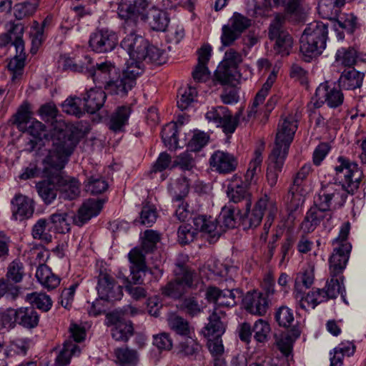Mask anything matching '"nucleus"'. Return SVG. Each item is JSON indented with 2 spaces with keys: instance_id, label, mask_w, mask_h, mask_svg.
<instances>
[{
  "instance_id": "f257e3e1",
  "label": "nucleus",
  "mask_w": 366,
  "mask_h": 366,
  "mask_svg": "<svg viewBox=\"0 0 366 366\" xmlns=\"http://www.w3.org/2000/svg\"><path fill=\"white\" fill-rule=\"evenodd\" d=\"M337 162L340 164L335 167L336 175L340 179L342 174L344 182H322L314 201L315 205L332 213L345 204L348 194H352L358 189L362 175L356 163H350L343 157H339Z\"/></svg>"
},
{
  "instance_id": "f03ea898",
  "label": "nucleus",
  "mask_w": 366,
  "mask_h": 366,
  "mask_svg": "<svg viewBox=\"0 0 366 366\" xmlns=\"http://www.w3.org/2000/svg\"><path fill=\"white\" fill-rule=\"evenodd\" d=\"M51 142L52 147L44 160L43 172L47 179L36 184L39 196L47 204H51L57 195V182L53 179L56 176V171L63 169L75 147L71 136L63 132L54 134Z\"/></svg>"
},
{
  "instance_id": "7ed1b4c3",
  "label": "nucleus",
  "mask_w": 366,
  "mask_h": 366,
  "mask_svg": "<svg viewBox=\"0 0 366 366\" xmlns=\"http://www.w3.org/2000/svg\"><path fill=\"white\" fill-rule=\"evenodd\" d=\"M130 69L133 68H125L121 74H118L112 63L105 61L94 64L89 76L97 87L104 88L111 94L124 97L136 85L135 75L139 70Z\"/></svg>"
},
{
  "instance_id": "20e7f679",
  "label": "nucleus",
  "mask_w": 366,
  "mask_h": 366,
  "mask_svg": "<svg viewBox=\"0 0 366 366\" xmlns=\"http://www.w3.org/2000/svg\"><path fill=\"white\" fill-rule=\"evenodd\" d=\"M327 25L322 21H313L307 25L300 38V52L305 61L321 54L326 47Z\"/></svg>"
},
{
  "instance_id": "39448f33",
  "label": "nucleus",
  "mask_w": 366,
  "mask_h": 366,
  "mask_svg": "<svg viewBox=\"0 0 366 366\" xmlns=\"http://www.w3.org/2000/svg\"><path fill=\"white\" fill-rule=\"evenodd\" d=\"M246 212L239 216V220L244 229H252L258 227L262 222L264 214L267 212L264 229H269L277 213V207L274 201L270 199L267 195H264L254 204L252 210H249L251 202L247 200L245 204Z\"/></svg>"
},
{
  "instance_id": "423d86ee",
  "label": "nucleus",
  "mask_w": 366,
  "mask_h": 366,
  "mask_svg": "<svg viewBox=\"0 0 366 366\" xmlns=\"http://www.w3.org/2000/svg\"><path fill=\"white\" fill-rule=\"evenodd\" d=\"M125 32L129 34L121 41L120 46L127 51L129 56L126 68L132 67V70L137 69L139 70L138 74L135 75V81H137V77L144 69V59L147 56L149 42L143 36L136 34L134 27L129 28V30H125Z\"/></svg>"
},
{
  "instance_id": "0eeeda50",
  "label": "nucleus",
  "mask_w": 366,
  "mask_h": 366,
  "mask_svg": "<svg viewBox=\"0 0 366 366\" xmlns=\"http://www.w3.org/2000/svg\"><path fill=\"white\" fill-rule=\"evenodd\" d=\"M188 257L181 255L175 263L174 274L175 279L162 287V294L174 299L181 297L187 289L193 286V272L186 265Z\"/></svg>"
},
{
  "instance_id": "6e6552de",
  "label": "nucleus",
  "mask_w": 366,
  "mask_h": 366,
  "mask_svg": "<svg viewBox=\"0 0 366 366\" xmlns=\"http://www.w3.org/2000/svg\"><path fill=\"white\" fill-rule=\"evenodd\" d=\"M350 229V222H345L340 228L338 237L332 242L335 247L329 260L330 275L342 276L346 267L352 249L351 244L347 241Z\"/></svg>"
},
{
  "instance_id": "1a4fd4ad",
  "label": "nucleus",
  "mask_w": 366,
  "mask_h": 366,
  "mask_svg": "<svg viewBox=\"0 0 366 366\" xmlns=\"http://www.w3.org/2000/svg\"><path fill=\"white\" fill-rule=\"evenodd\" d=\"M147 0H119L118 4V15L125 20L124 29L136 27L138 20L143 21L149 9Z\"/></svg>"
},
{
  "instance_id": "9d476101",
  "label": "nucleus",
  "mask_w": 366,
  "mask_h": 366,
  "mask_svg": "<svg viewBox=\"0 0 366 366\" xmlns=\"http://www.w3.org/2000/svg\"><path fill=\"white\" fill-rule=\"evenodd\" d=\"M285 22V17L278 14L269 28V37L271 40L275 41L274 49L282 56H287L293 45L292 36L284 28Z\"/></svg>"
},
{
  "instance_id": "9b49d317",
  "label": "nucleus",
  "mask_w": 366,
  "mask_h": 366,
  "mask_svg": "<svg viewBox=\"0 0 366 366\" xmlns=\"http://www.w3.org/2000/svg\"><path fill=\"white\" fill-rule=\"evenodd\" d=\"M297 113L290 114L278 125L272 152L287 154L297 129Z\"/></svg>"
},
{
  "instance_id": "f8f14e48",
  "label": "nucleus",
  "mask_w": 366,
  "mask_h": 366,
  "mask_svg": "<svg viewBox=\"0 0 366 366\" xmlns=\"http://www.w3.org/2000/svg\"><path fill=\"white\" fill-rule=\"evenodd\" d=\"M242 114V109H240L234 117H232L231 112L226 107H213L209 110L205 117L209 122H212L222 128L223 132L228 134H232L239 122L240 117Z\"/></svg>"
},
{
  "instance_id": "ddd939ff",
  "label": "nucleus",
  "mask_w": 366,
  "mask_h": 366,
  "mask_svg": "<svg viewBox=\"0 0 366 366\" xmlns=\"http://www.w3.org/2000/svg\"><path fill=\"white\" fill-rule=\"evenodd\" d=\"M316 102L315 106L320 107L326 104L330 108H337L341 106L344 101V95L340 89L332 86L328 81L323 82L319 85L315 92Z\"/></svg>"
},
{
  "instance_id": "4468645a",
  "label": "nucleus",
  "mask_w": 366,
  "mask_h": 366,
  "mask_svg": "<svg viewBox=\"0 0 366 366\" xmlns=\"http://www.w3.org/2000/svg\"><path fill=\"white\" fill-rule=\"evenodd\" d=\"M89 46L97 53L112 51L118 44V36L115 32L108 29H98L92 34Z\"/></svg>"
},
{
  "instance_id": "2eb2a0df",
  "label": "nucleus",
  "mask_w": 366,
  "mask_h": 366,
  "mask_svg": "<svg viewBox=\"0 0 366 366\" xmlns=\"http://www.w3.org/2000/svg\"><path fill=\"white\" fill-rule=\"evenodd\" d=\"M97 289L99 298L108 302L119 300L123 296L122 286L106 272L99 273Z\"/></svg>"
},
{
  "instance_id": "dca6fc26",
  "label": "nucleus",
  "mask_w": 366,
  "mask_h": 366,
  "mask_svg": "<svg viewBox=\"0 0 366 366\" xmlns=\"http://www.w3.org/2000/svg\"><path fill=\"white\" fill-rule=\"evenodd\" d=\"M193 229L199 232L209 242H216L222 234V229L216 219L205 214H195L192 217Z\"/></svg>"
},
{
  "instance_id": "f3484780",
  "label": "nucleus",
  "mask_w": 366,
  "mask_h": 366,
  "mask_svg": "<svg viewBox=\"0 0 366 366\" xmlns=\"http://www.w3.org/2000/svg\"><path fill=\"white\" fill-rule=\"evenodd\" d=\"M109 325H112V336L117 341L127 342L133 335L132 322L121 316L120 312H112L107 315Z\"/></svg>"
},
{
  "instance_id": "a211bd4d",
  "label": "nucleus",
  "mask_w": 366,
  "mask_h": 366,
  "mask_svg": "<svg viewBox=\"0 0 366 366\" xmlns=\"http://www.w3.org/2000/svg\"><path fill=\"white\" fill-rule=\"evenodd\" d=\"M242 296V292L238 289L220 290L217 287H211L206 292L207 300L219 307H233L237 305V299H240Z\"/></svg>"
},
{
  "instance_id": "6ab92c4d",
  "label": "nucleus",
  "mask_w": 366,
  "mask_h": 366,
  "mask_svg": "<svg viewBox=\"0 0 366 366\" xmlns=\"http://www.w3.org/2000/svg\"><path fill=\"white\" fill-rule=\"evenodd\" d=\"M129 260L131 264L130 272L131 280L127 282H132L133 285H141L143 283L142 274L147 269L145 257L142 249L139 248L132 249L128 254Z\"/></svg>"
},
{
  "instance_id": "aec40b11",
  "label": "nucleus",
  "mask_w": 366,
  "mask_h": 366,
  "mask_svg": "<svg viewBox=\"0 0 366 366\" xmlns=\"http://www.w3.org/2000/svg\"><path fill=\"white\" fill-rule=\"evenodd\" d=\"M211 167L219 174H228L234 172L237 167V158L227 152L217 150L209 159Z\"/></svg>"
},
{
  "instance_id": "412c9836",
  "label": "nucleus",
  "mask_w": 366,
  "mask_h": 366,
  "mask_svg": "<svg viewBox=\"0 0 366 366\" xmlns=\"http://www.w3.org/2000/svg\"><path fill=\"white\" fill-rule=\"evenodd\" d=\"M57 182L60 197L64 199L72 200L79 197L80 194V184L79 181L69 176H63L61 170L56 171V176L53 179Z\"/></svg>"
},
{
  "instance_id": "4be33fe9",
  "label": "nucleus",
  "mask_w": 366,
  "mask_h": 366,
  "mask_svg": "<svg viewBox=\"0 0 366 366\" xmlns=\"http://www.w3.org/2000/svg\"><path fill=\"white\" fill-rule=\"evenodd\" d=\"M242 305L249 313L259 316L265 315L268 308L267 297L256 291L247 292L242 298Z\"/></svg>"
},
{
  "instance_id": "5701e85b",
  "label": "nucleus",
  "mask_w": 366,
  "mask_h": 366,
  "mask_svg": "<svg viewBox=\"0 0 366 366\" xmlns=\"http://www.w3.org/2000/svg\"><path fill=\"white\" fill-rule=\"evenodd\" d=\"M104 201L100 199H88L83 203L78 212L73 218L74 223L79 227L83 226L93 217L97 216L103 207Z\"/></svg>"
},
{
  "instance_id": "b1692460",
  "label": "nucleus",
  "mask_w": 366,
  "mask_h": 366,
  "mask_svg": "<svg viewBox=\"0 0 366 366\" xmlns=\"http://www.w3.org/2000/svg\"><path fill=\"white\" fill-rule=\"evenodd\" d=\"M202 346L191 335L184 337L177 346V353L182 358L197 360L202 357Z\"/></svg>"
},
{
  "instance_id": "393cba45",
  "label": "nucleus",
  "mask_w": 366,
  "mask_h": 366,
  "mask_svg": "<svg viewBox=\"0 0 366 366\" xmlns=\"http://www.w3.org/2000/svg\"><path fill=\"white\" fill-rule=\"evenodd\" d=\"M332 217V212L320 208L318 205H315L314 202V206L307 211L302 223V229L307 232H312L324 219L329 221Z\"/></svg>"
},
{
  "instance_id": "a878e982",
  "label": "nucleus",
  "mask_w": 366,
  "mask_h": 366,
  "mask_svg": "<svg viewBox=\"0 0 366 366\" xmlns=\"http://www.w3.org/2000/svg\"><path fill=\"white\" fill-rule=\"evenodd\" d=\"M11 204L12 216L16 220L29 218L34 211L32 199L21 194H16Z\"/></svg>"
},
{
  "instance_id": "bb28decb",
  "label": "nucleus",
  "mask_w": 366,
  "mask_h": 366,
  "mask_svg": "<svg viewBox=\"0 0 366 366\" xmlns=\"http://www.w3.org/2000/svg\"><path fill=\"white\" fill-rule=\"evenodd\" d=\"M212 48L204 45L198 50V63L192 71V77L196 82H203L209 79L210 72L207 66L211 56Z\"/></svg>"
},
{
  "instance_id": "cd10ccee",
  "label": "nucleus",
  "mask_w": 366,
  "mask_h": 366,
  "mask_svg": "<svg viewBox=\"0 0 366 366\" xmlns=\"http://www.w3.org/2000/svg\"><path fill=\"white\" fill-rule=\"evenodd\" d=\"M106 99V93L102 88H92L82 99L84 109L88 113L94 114L104 106Z\"/></svg>"
},
{
  "instance_id": "c85d7f7f",
  "label": "nucleus",
  "mask_w": 366,
  "mask_h": 366,
  "mask_svg": "<svg viewBox=\"0 0 366 366\" xmlns=\"http://www.w3.org/2000/svg\"><path fill=\"white\" fill-rule=\"evenodd\" d=\"M314 282L313 271L310 269H305L297 274L295 282V298L298 302L299 306L306 309V305L302 302L304 291L311 287Z\"/></svg>"
},
{
  "instance_id": "c756f323",
  "label": "nucleus",
  "mask_w": 366,
  "mask_h": 366,
  "mask_svg": "<svg viewBox=\"0 0 366 366\" xmlns=\"http://www.w3.org/2000/svg\"><path fill=\"white\" fill-rule=\"evenodd\" d=\"M287 156V154L272 151L269 156V164L267 171V180L271 187L276 185L279 174L282 170Z\"/></svg>"
},
{
  "instance_id": "7c9ffc66",
  "label": "nucleus",
  "mask_w": 366,
  "mask_h": 366,
  "mask_svg": "<svg viewBox=\"0 0 366 366\" xmlns=\"http://www.w3.org/2000/svg\"><path fill=\"white\" fill-rule=\"evenodd\" d=\"M364 74L353 68L345 69L339 79V87L345 90H354L362 86Z\"/></svg>"
},
{
  "instance_id": "2f4dec72",
  "label": "nucleus",
  "mask_w": 366,
  "mask_h": 366,
  "mask_svg": "<svg viewBox=\"0 0 366 366\" xmlns=\"http://www.w3.org/2000/svg\"><path fill=\"white\" fill-rule=\"evenodd\" d=\"M143 21L147 22L152 30L164 31L169 21L167 14L155 7H150Z\"/></svg>"
},
{
  "instance_id": "473e14b6",
  "label": "nucleus",
  "mask_w": 366,
  "mask_h": 366,
  "mask_svg": "<svg viewBox=\"0 0 366 366\" xmlns=\"http://www.w3.org/2000/svg\"><path fill=\"white\" fill-rule=\"evenodd\" d=\"M189 120V115L185 114H179L175 123L168 124L162 129V138L165 144L170 147H177L178 144L177 126H182L184 124L187 123Z\"/></svg>"
},
{
  "instance_id": "72a5a7b5",
  "label": "nucleus",
  "mask_w": 366,
  "mask_h": 366,
  "mask_svg": "<svg viewBox=\"0 0 366 366\" xmlns=\"http://www.w3.org/2000/svg\"><path fill=\"white\" fill-rule=\"evenodd\" d=\"M322 290L325 297V301L329 299H335L339 295H341L343 301L347 304L345 300V290L343 286L342 276L330 275V280L327 282L325 287L322 289Z\"/></svg>"
},
{
  "instance_id": "f704fd0d",
  "label": "nucleus",
  "mask_w": 366,
  "mask_h": 366,
  "mask_svg": "<svg viewBox=\"0 0 366 366\" xmlns=\"http://www.w3.org/2000/svg\"><path fill=\"white\" fill-rule=\"evenodd\" d=\"M169 327L177 335L187 337L194 333V327L184 317L176 313H170L167 317Z\"/></svg>"
},
{
  "instance_id": "c9c22d12",
  "label": "nucleus",
  "mask_w": 366,
  "mask_h": 366,
  "mask_svg": "<svg viewBox=\"0 0 366 366\" xmlns=\"http://www.w3.org/2000/svg\"><path fill=\"white\" fill-rule=\"evenodd\" d=\"M130 114V107L122 106L118 107L110 117L109 128L114 132H122L128 122Z\"/></svg>"
},
{
  "instance_id": "e433bc0d",
  "label": "nucleus",
  "mask_w": 366,
  "mask_h": 366,
  "mask_svg": "<svg viewBox=\"0 0 366 366\" xmlns=\"http://www.w3.org/2000/svg\"><path fill=\"white\" fill-rule=\"evenodd\" d=\"M225 331V326L221 320V317L215 309L209 317V322L204 328V335L207 338L222 336Z\"/></svg>"
},
{
  "instance_id": "4c0bfd02",
  "label": "nucleus",
  "mask_w": 366,
  "mask_h": 366,
  "mask_svg": "<svg viewBox=\"0 0 366 366\" xmlns=\"http://www.w3.org/2000/svg\"><path fill=\"white\" fill-rule=\"evenodd\" d=\"M114 355L115 362L119 366H137L139 362L137 352L127 347L116 348Z\"/></svg>"
},
{
  "instance_id": "58836bf2",
  "label": "nucleus",
  "mask_w": 366,
  "mask_h": 366,
  "mask_svg": "<svg viewBox=\"0 0 366 366\" xmlns=\"http://www.w3.org/2000/svg\"><path fill=\"white\" fill-rule=\"evenodd\" d=\"M74 215L67 212L57 211L49 216V220L55 230L60 234L70 231V222Z\"/></svg>"
},
{
  "instance_id": "ea45409f",
  "label": "nucleus",
  "mask_w": 366,
  "mask_h": 366,
  "mask_svg": "<svg viewBox=\"0 0 366 366\" xmlns=\"http://www.w3.org/2000/svg\"><path fill=\"white\" fill-rule=\"evenodd\" d=\"M51 229L52 226L49 219H39L32 227V237L44 243H49L52 240Z\"/></svg>"
},
{
  "instance_id": "a19ab883",
  "label": "nucleus",
  "mask_w": 366,
  "mask_h": 366,
  "mask_svg": "<svg viewBox=\"0 0 366 366\" xmlns=\"http://www.w3.org/2000/svg\"><path fill=\"white\" fill-rule=\"evenodd\" d=\"M39 315L33 307L18 309L17 323L22 327L32 329L38 325Z\"/></svg>"
},
{
  "instance_id": "79ce46f5",
  "label": "nucleus",
  "mask_w": 366,
  "mask_h": 366,
  "mask_svg": "<svg viewBox=\"0 0 366 366\" xmlns=\"http://www.w3.org/2000/svg\"><path fill=\"white\" fill-rule=\"evenodd\" d=\"M79 354V347L72 340H67L64 342L63 349L56 358V365L66 366L72 356H78Z\"/></svg>"
},
{
  "instance_id": "37998d69",
  "label": "nucleus",
  "mask_w": 366,
  "mask_h": 366,
  "mask_svg": "<svg viewBox=\"0 0 366 366\" xmlns=\"http://www.w3.org/2000/svg\"><path fill=\"white\" fill-rule=\"evenodd\" d=\"M9 29L7 34L13 37L12 45L16 48V51H24V42L23 40V35L24 33L25 26L23 23H16L14 21H10L8 23Z\"/></svg>"
},
{
  "instance_id": "c03bdc74",
  "label": "nucleus",
  "mask_w": 366,
  "mask_h": 366,
  "mask_svg": "<svg viewBox=\"0 0 366 366\" xmlns=\"http://www.w3.org/2000/svg\"><path fill=\"white\" fill-rule=\"evenodd\" d=\"M36 1H25L16 4L13 7V14L16 20H23L32 16L36 11Z\"/></svg>"
},
{
  "instance_id": "a18cd8bd",
  "label": "nucleus",
  "mask_w": 366,
  "mask_h": 366,
  "mask_svg": "<svg viewBox=\"0 0 366 366\" xmlns=\"http://www.w3.org/2000/svg\"><path fill=\"white\" fill-rule=\"evenodd\" d=\"M262 162V149H257L254 152V158L250 162L247 171L245 174V182L247 184H250L257 182L258 174L261 170Z\"/></svg>"
},
{
  "instance_id": "49530a36",
  "label": "nucleus",
  "mask_w": 366,
  "mask_h": 366,
  "mask_svg": "<svg viewBox=\"0 0 366 366\" xmlns=\"http://www.w3.org/2000/svg\"><path fill=\"white\" fill-rule=\"evenodd\" d=\"M217 81L222 84H233L237 81L239 72L236 69L220 64L214 74Z\"/></svg>"
},
{
  "instance_id": "de8ad7c7",
  "label": "nucleus",
  "mask_w": 366,
  "mask_h": 366,
  "mask_svg": "<svg viewBox=\"0 0 366 366\" xmlns=\"http://www.w3.org/2000/svg\"><path fill=\"white\" fill-rule=\"evenodd\" d=\"M227 194L229 200L234 203L240 202L244 199L247 201V184L239 180L237 182L229 183L227 187Z\"/></svg>"
},
{
  "instance_id": "09e8293b",
  "label": "nucleus",
  "mask_w": 366,
  "mask_h": 366,
  "mask_svg": "<svg viewBox=\"0 0 366 366\" xmlns=\"http://www.w3.org/2000/svg\"><path fill=\"white\" fill-rule=\"evenodd\" d=\"M204 307L203 302L194 296L185 297L180 305V309L190 317L200 314Z\"/></svg>"
},
{
  "instance_id": "8fccbe9b",
  "label": "nucleus",
  "mask_w": 366,
  "mask_h": 366,
  "mask_svg": "<svg viewBox=\"0 0 366 366\" xmlns=\"http://www.w3.org/2000/svg\"><path fill=\"white\" fill-rule=\"evenodd\" d=\"M192 180V178L185 176L177 179L175 184L170 188L172 199H184L189 193Z\"/></svg>"
},
{
  "instance_id": "3c124183",
  "label": "nucleus",
  "mask_w": 366,
  "mask_h": 366,
  "mask_svg": "<svg viewBox=\"0 0 366 366\" xmlns=\"http://www.w3.org/2000/svg\"><path fill=\"white\" fill-rule=\"evenodd\" d=\"M357 57V51L353 47H342L337 51L335 61L341 65L351 67L356 63Z\"/></svg>"
},
{
  "instance_id": "603ef678",
  "label": "nucleus",
  "mask_w": 366,
  "mask_h": 366,
  "mask_svg": "<svg viewBox=\"0 0 366 366\" xmlns=\"http://www.w3.org/2000/svg\"><path fill=\"white\" fill-rule=\"evenodd\" d=\"M82 102V99L76 97H68L61 104L62 110L64 112L74 115L76 117H81L84 113V109L80 104Z\"/></svg>"
},
{
  "instance_id": "864d4df0",
  "label": "nucleus",
  "mask_w": 366,
  "mask_h": 366,
  "mask_svg": "<svg viewBox=\"0 0 366 366\" xmlns=\"http://www.w3.org/2000/svg\"><path fill=\"white\" fill-rule=\"evenodd\" d=\"M26 299L29 302L33 307H36L38 309L46 312L50 310L52 302L49 296L43 293H31L26 295Z\"/></svg>"
},
{
  "instance_id": "5fc2aeb1",
  "label": "nucleus",
  "mask_w": 366,
  "mask_h": 366,
  "mask_svg": "<svg viewBox=\"0 0 366 366\" xmlns=\"http://www.w3.org/2000/svg\"><path fill=\"white\" fill-rule=\"evenodd\" d=\"M24 274V267L20 259H15L9 264L6 273V277L9 281L14 283L20 282Z\"/></svg>"
},
{
  "instance_id": "6e6d98bb",
  "label": "nucleus",
  "mask_w": 366,
  "mask_h": 366,
  "mask_svg": "<svg viewBox=\"0 0 366 366\" xmlns=\"http://www.w3.org/2000/svg\"><path fill=\"white\" fill-rule=\"evenodd\" d=\"M196 88L189 86L186 89H181L179 91V97L177 100V107L182 111L187 109L194 102L197 96Z\"/></svg>"
},
{
  "instance_id": "4d7b16f0",
  "label": "nucleus",
  "mask_w": 366,
  "mask_h": 366,
  "mask_svg": "<svg viewBox=\"0 0 366 366\" xmlns=\"http://www.w3.org/2000/svg\"><path fill=\"white\" fill-rule=\"evenodd\" d=\"M160 240V234L157 231L147 229L144 233L142 242V248L145 253L152 252L155 248L157 242Z\"/></svg>"
},
{
  "instance_id": "13d9d810",
  "label": "nucleus",
  "mask_w": 366,
  "mask_h": 366,
  "mask_svg": "<svg viewBox=\"0 0 366 366\" xmlns=\"http://www.w3.org/2000/svg\"><path fill=\"white\" fill-rule=\"evenodd\" d=\"M264 4L270 8L283 7L289 14H293L297 11L300 0H264Z\"/></svg>"
},
{
  "instance_id": "bf43d9fd",
  "label": "nucleus",
  "mask_w": 366,
  "mask_h": 366,
  "mask_svg": "<svg viewBox=\"0 0 366 366\" xmlns=\"http://www.w3.org/2000/svg\"><path fill=\"white\" fill-rule=\"evenodd\" d=\"M108 184L100 177L92 176L85 184L86 191L92 194H98L107 190Z\"/></svg>"
},
{
  "instance_id": "052dcab7",
  "label": "nucleus",
  "mask_w": 366,
  "mask_h": 366,
  "mask_svg": "<svg viewBox=\"0 0 366 366\" xmlns=\"http://www.w3.org/2000/svg\"><path fill=\"white\" fill-rule=\"evenodd\" d=\"M167 54L164 51L157 48L154 46L149 44L148 49H147V56L144 61L147 63H153L161 65L166 62Z\"/></svg>"
},
{
  "instance_id": "680f3d73",
  "label": "nucleus",
  "mask_w": 366,
  "mask_h": 366,
  "mask_svg": "<svg viewBox=\"0 0 366 366\" xmlns=\"http://www.w3.org/2000/svg\"><path fill=\"white\" fill-rule=\"evenodd\" d=\"M172 203L176 207L175 216L180 222H185L193 214V211L189 209L184 199H172Z\"/></svg>"
},
{
  "instance_id": "e2e57ef3",
  "label": "nucleus",
  "mask_w": 366,
  "mask_h": 366,
  "mask_svg": "<svg viewBox=\"0 0 366 366\" xmlns=\"http://www.w3.org/2000/svg\"><path fill=\"white\" fill-rule=\"evenodd\" d=\"M275 319L280 327H288L294 322L293 312L289 307L282 306L277 310Z\"/></svg>"
},
{
  "instance_id": "0e129e2a",
  "label": "nucleus",
  "mask_w": 366,
  "mask_h": 366,
  "mask_svg": "<svg viewBox=\"0 0 366 366\" xmlns=\"http://www.w3.org/2000/svg\"><path fill=\"white\" fill-rule=\"evenodd\" d=\"M173 167H178L183 171L190 172L195 167V162L191 153L183 152L175 158Z\"/></svg>"
},
{
  "instance_id": "69168bd1",
  "label": "nucleus",
  "mask_w": 366,
  "mask_h": 366,
  "mask_svg": "<svg viewBox=\"0 0 366 366\" xmlns=\"http://www.w3.org/2000/svg\"><path fill=\"white\" fill-rule=\"evenodd\" d=\"M157 217L156 209L153 206L146 204L142 209L139 220H135L134 222H139L142 225L151 227L157 220Z\"/></svg>"
},
{
  "instance_id": "338daca9",
  "label": "nucleus",
  "mask_w": 366,
  "mask_h": 366,
  "mask_svg": "<svg viewBox=\"0 0 366 366\" xmlns=\"http://www.w3.org/2000/svg\"><path fill=\"white\" fill-rule=\"evenodd\" d=\"M26 130L31 136H32L34 139H38L39 141H41L44 139H48V134L46 129V127L39 121H31Z\"/></svg>"
},
{
  "instance_id": "774afa93",
  "label": "nucleus",
  "mask_w": 366,
  "mask_h": 366,
  "mask_svg": "<svg viewBox=\"0 0 366 366\" xmlns=\"http://www.w3.org/2000/svg\"><path fill=\"white\" fill-rule=\"evenodd\" d=\"M323 302H325V297L322 290L320 289L312 290L306 296L303 295L302 302L306 305V309L310 307L314 309L317 305Z\"/></svg>"
}]
</instances>
